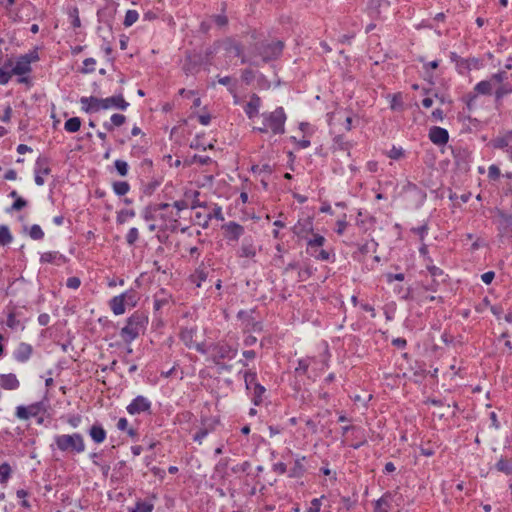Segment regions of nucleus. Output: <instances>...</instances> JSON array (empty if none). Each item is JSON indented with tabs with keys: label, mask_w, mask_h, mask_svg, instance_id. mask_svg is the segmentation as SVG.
<instances>
[{
	"label": "nucleus",
	"mask_w": 512,
	"mask_h": 512,
	"mask_svg": "<svg viewBox=\"0 0 512 512\" xmlns=\"http://www.w3.org/2000/svg\"><path fill=\"white\" fill-rule=\"evenodd\" d=\"M0 386L5 390H16L20 386V382L13 373L0 375Z\"/></svg>",
	"instance_id": "5701e85b"
},
{
	"label": "nucleus",
	"mask_w": 512,
	"mask_h": 512,
	"mask_svg": "<svg viewBox=\"0 0 512 512\" xmlns=\"http://www.w3.org/2000/svg\"><path fill=\"white\" fill-rule=\"evenodd\" d=\"M148 316L143 311H135L126 320L125 326L120 330L122 340L130 344L140 335L144 334L148 325Z\"/></svg>",
	"instance_id": "f257e3e1"
},
{
	"label": "nucleus",
	"mask_w": 512,
	"mask_h": 512,
	"mask_svg": "<svg viewBox=\"0 0 512 512\" xmlns=\"http://www.w3.org/2000/svg\"><path fill=\"white\" fill-rule=\"evenodd\" d=\"M492 145L497 149L507 150L512 149V131L507 132L505 135L493 140Z\"/></svg>",
	"instance_id": "a878e982"
},
{
	"label": "nucleus",
	"mask_w": 512,
	"mask_h": 512,
	"mask_svg": "<svg viewBox=\"0 0 512 512\" xmlns=\"http://www.w3.org/2000/svg\"><path fill=\"white\" fill-rule=\"evenodd\" d=\"M197 334V328L196 327H185L181 329L180 332V339L184 343L186 347L189 349L194 348L196 351H198L201 354H207V349L205 347L204 343H197L195 341V337Z\"/></svg>",
	"instance_id": "1a4fd4ad"
},
{
	"label": "nucleus",
	"mask_w": 512,
	"mask_h": 512,
	"mask_svg": "<svg viewBox=\"0 0 512 512\" xmlns=\"http://www.w3.org/2000/svg\"><path fill=\"white\" fill-rule=\"evenodd\" d=\"M170 301L171 296L162 289L154 295V309L159 311L169 305Z\"/></svg>",
	"instance_id": "cd10ccee"
},
{
	"label": "nucleus",
	"mask_w": 512,
	"mask_h": 512,
	"mask_svg": "<svg viewBox=\"0 0 512 512\" xmlns=\"http://www.w3.org/2000/svg\"><path fill=\"white\" fill-rule=\"evenodd\" d=\"M66 422L72 427L77 428L82 422V417L78 414L69 415L66 418Z\"/></svg>",
	"instance_id": "bf43d9fd"
},
{
	"label": "nucleus",
	"mask_w": 512,
	"mask_h": 512,
	"mask_svg": "<svg viewBox=\"0 0 512 512\" xmlns=\"http://www.w3.org/2000/svg\"><path fill=\"white\" fill-rule=\"evenodd\" d=\"M102 110L119 109L126 110L129 103L124 99L122 94L114 95L107 98H101Z\"/></svg>",
	"instance_id": "4468645a"
},
{
	"label": "nucleus",
	"mask_w": 512,
	"mask_h": 512,
	"mask_svg": "<svg viewBox=\"0 0 512 512\" xmlns=\"http://www.w3.org/2000/svg\"><path fill=\"white\" fill-rule=\"evenodd\" d=\"M114 166L120 176L125 177L128 174L129 165L126 161L117 159L114 162Z\"/></svg>",
	"instance_id": "49530a36"
},
{
	"label": "nucleus",
	"mask_w": 512,
	"mask_h": 512,
	"mask_svg": "<svg viewBox=\"0 0 512 512\" xmlns=\"http://www.w3.org/2000/svg\"><path fill=\"white\" fill-rule=\"evenodd\" d=\"M80 104L83 111L86 113H95L99 110H102L101 98H97L94 96L90 97H81Z\"/></svg>",
	"instance_id": "6ab92c4d"
},
{
	"label": "nucleus",
	"mask_w": 512,
	"mask_h": 512,
	"mask_svg": "<svg viewBox=\"0 0 512 512\" xmlns=\"http://www.w3.org/2000/svg\"><path fill=\"white\" fill-rule=\"evenodd\" d=\"M96 60L94 58H86L83 61V73H92L95 71Z\"/></svg>",
	"instance_id": "5fc2aeb1"
},
{
	"label": "nucleus",
	"mask_w": 512,
	"mask_h": 512,
	"mask_svg": "<svg viewBox=\"0 0 512 512\" xmlns=\"http://www.w3.org/2000/svg\"><path fill=\"white\" fill-rule=\"evenodd\" d=\"M140 300L139 293L135 289H128L120 295L109 300V307L114 315H123L126 307L134 308Z\"/></svg>",
	"instance_id": "20e7f679"
},
{
	"label": "nucleus",
	"mask_w": 512,
	"mask_h": 512,
	"mask_svg": "<svg viewBox=\"0 0 512 512\" xmlns=\"http://www.w3.org/2000/svg\"><path fill=\"white\" fill-rule=\"evenodd\" d=\"M428 137L430 141L437 145L443 146L449 141V133L445 128L433 126L429 129Z\"/></svg>",
	"instance_id": "2eb2a0df"
},
{
	"label": "nucleus",
	"mask_w": 512,
	"mask_h": 512,
	"mask_svg": "<svg viewBox=\"0 0 512 512\" xmlns=\"http://www.w3.org/2000/svg\"><path fill=\"white\" fill-rule=\"evenodd\" d=\"M387 156L394 160H399L404 156V150L401 147L393 146L387 153Z\"/></svg>",
	"instance_id": "13d9d810"
},
{
	"label": "nucleus",
	"mask_w": 512,
	"mask_h": 512,
	"mask_svg": "<svg viewBox=\"0 0 512 512\" xmlns=\"http://www.w3.org/2000/svg\"><path fill=\"white\" fill-rule=\"evenodd\" d=\"M496 467L499 471L504 472L506 474L512 473V459H500Z\"/></svg>",
	"instance_id": "a18cd8bd"
},
{
	"label": "nucleus",
	"mask_w": 512,
	"mask_h": 512,
	"mask_svg": "<svg viewBox=\"0 0 512 512\" xmlns=\"http://www.w3.org/2000/svg\"><path fill=\"white\" fill-rule=\"evenodd\" d=\"M13 237L10 233L9 228L6 225L0 226V244L5 246L12 242Z\"/></svg>",
	"instance_id": "37998d69"
},
{
	"label": "nucleus",
	"mask_w": 512,
	"mask_h": 512,
	"mask_svg": "<svg viewBox=\"0 0 512 512\" xmlns=\"http://www.w3.org/2000/svg\"><path fill=\"white\" fill-rule=\"evenodd\" d=\"M272 470H273V472H275L279 475H283L288 472L287 465L283 462L274 463L272 466Z\"/></svg>",
	"instance_id": "338daca9"
},
{
	"label": "nucleus",
	"mask_w": 512,
	"mask_h": 512,
	"mask_svg": "<svg viewBox=\"0 0 512 512\" xmlns=\"http://www.w3.org/2000/svg\"><path fill=\"white\" fill-rule=\"evenodd\" d=\"M88 434L96 444L103 443L107 437L105 429L98 423H95L90 427Z\"/></svg>",
	"instance_id": "b1692460"
},
{
	"label": "nucleus",
	"mask_w": 512,
	"mask_h": 512,
	"mask_svg": "<svg viewBox=\"0 0 512 512\" xmlns=\"http://www.w3.org/2000/svg\"><path fill=\"white\" fill-rule=\"evenodd\" d=\"M284 44L282 41H272L262 44L259 48V54L263 61L268 62L277 59L283 51Z\"/></svg>",
	"instance_id": "9d476101"
},
{
	"label": "nucleus",
	"mask_w": 512,
	"mask_h": 512,
	"mask_svg": "<svg viewBox=\"0 0 512 512\" xmlns=\"http://www.w3.org/2000/svg\"><path fill=\"white\" fill-rule=\"evenodd\" d=\"M29 236L33 240H42L44 238V232L38 224H33L29 229Z\"/></svg>",
	"instance_id": "de8ad7c7"
},
{
	"label": "nucleus",
	"mask_w": 512,
	"mask_h": 512,
	"mask_svg": "<svg viewBox=\"0 0 512 512\" xmlns=\"http://www.w3.org/2000/svg\"><path fill=\"white\" fill-rule=\"evenodd\" d=\"M493 223L496 225L500 238H512V206L508 211L496 209Z\"/></svg>",
	"instance_id": "423d86ee"
},
{
	"label": "nucleus",
	"mask_w": 512,
	"mask_h": 512,
	"mask_svg": "<svg viewBox=\"0 0 512 512\" xmlns=\"http://www.w3.org/2000/svg\"><path fill=\"white\" fill-rule=\"evenodd\" d=\"M113 191L118 196L126 195L130 190V185L126 181H115L112 184Z\"/></svg>",
	"instance_id": "58836bf2"
},
{
	"label": "nucleus",
	"mask_w": 512,
	"mask_h": 512,
	"mask_svg": "<svg viewBox=\"0 0 512 512\" xmlns=\"http://www.w3.org/2000/svg\"><path fill=\"white\" fill-rule=\"evenodd\" d=\"M138 18L139 14L136 10H127L124 17L123 25L125 27H130L137 22Z\"/></svg>",
	"instance_id": "c03bdc74"
},
{
	"label": "nucleus",
	"mask_w": 512,
	"mask_h": 512,
	"mask_svg": "<svg viewBox=\"0 0 512 512\" xmlns=\"http://www.w3.org/2000/svg\"><path fill=\"white\" fill-rule=\"evenodd\" d=\"M32 71V67L29 65V60L20 55L14 60L12 67V75L18 76L17 82L20 84H30L29 74Z\"/></svg>",
	"instance_id": "6e6552de"
},
{
	"label": "nucleus",
	"mask_w": 512,
	"mask_h": 512,
	"mask_svg": "<svg viewBox=\"0 0 512 512\" xmlns=\"http://www.w3.org/2000/svg\"><path fill=\"white\" fill-rule=\"evenodd\" d=\"M12 468L11 466L5 462L0 465V483L6 484L11 477Z\"/></svg>",
	"instance_id": "79ce46f5"
},
{
	"label": "nucleus",
	"mask_w": 512,
	"mask_h": 512,
	"mask_svg": "<svg viewBox=\"0 0 512 512\" xmlns=\"http://www.w3.org/2000/svg\"><path fill=\"white\" fill-rule=\"evenodd\" d=\"M249 393L253 404L255 406H259L264 401L266 388L261 384L255 385V387H253L252 391H250Z\"/></svg>",
	"instance_id": "c756f323"
},
{
	"label": "nucleus",
	"mask_w": 512,
	"mask_h": 512,
	"mask_svg": "<svg viewBox=\"0 0 512 512\" xmlns=\"http://www.w3.org/2000/svg\"><path fill=\"white\" fill-rule=\"evenodd\" d=\"M478 94L476 92H470L467 95L464 96V101L466 103V106L469 110L473 109L476 105Z\"/></svg>",
	"instance_id": "864d4df0"
},
{
	"label": "nucleus",
	"mask_w": 512,
	"mask_h": 512,
	"mask_svg": "<svg viewBox=\"0 0 512 512\" xmlns=\"http://www.w3.org/2000/svg\"><path fill=\"white\" fill-rule=\"evenodd\" d=\"M312 232H313V225H312L311 221H307L306 224H301L300 222H298L293 227V233L301 238H307V234L312 233Z\"/></svg>",
	"instance_id": "2f4dec72"
},
{
	"label": "nucleus",
	"mask_w": 512,
	"mask_h": 512,
	"mask_svg": "<svg viewBox=\"0 0 512 512\" xmlns=\"http://www.w3.org/2000/svg\"><path fill=\"white\" fill-rule=\"evenodd\" d=\"M54 445L64 453L80 454L86 449L84 437L80 433L56 435Z\"/></svg>",
	"instance_id": "7ed1b4c3"
},
{
	"label": "nucleus",
	"mask_w": 512,
	"mask_h": 512,
	"mask_svg": "<svg viewBox=\"0 0 512 512\" xmlns=\"http://www.w3.org/2000/svg\"><path fill=\"white\" fill-rule=\"evenodd\" d=\"M212 19L218 27H224L228 23V18L225 15H214Z\"/></svg>",
	"instance_id": "774afa93"
},
{
	"label": "nucleus",
	"mask_w": 512,
	"mask_h": 512,
	"mask_svg": "<svg viewBox=\"0 0 512 512\" xmlns=\"http://www.w3.org/2000/svg\"><path fill=\"white\" fill-rule=\"evenodd\" d=\"M351 146V143L346 141L342 135H337L333 139L332 148L335 151H349Z\"/></svg>",
	"instance_id": "e433bc0d"
},
{
	"label": "nucleus",
	"mask_w": 512,
	"mask_h": 512,
	"mask_svg": "<svg viewBox=\"0 0 512 512\" xmlns=\"http://www.w3.org/2000/svg\"><path fill=\"white\" fill-rule=\"evenodd\" d=\"M135 216V212L133 210H122L119 212L117 216V222L119 224L124 223L128 218H132Z\"/></svg>",
	"instance_id": "052dcab7"
},
{
	"label": "nucleus",
	"mask_w": 512,
	"mask_h": 512,
	"mask_svg": "<svg viewBox=\"0 0 512 512\" xmlns=\"http://www.w3.org/2000/svg\"><path fill=\"white\" fill-rule=\"evenodd\" d=\"M151 406L152 403L148 398L139 395L131 401V403L126 407V410L130 415H137L145 412L150 414Z\"/></svg>",
	"instance_id": "9b49d317"
},
{
	"label": "nucleus",
	"mask_w": 512,
	"mask_h": 512,
	"mask_svg": "<svg viewBox=\"0 0 512 512\" xmlns=\"http://www.w3.org/2000/svg\"><path fill=\"white\" fill-rule=\"evenodd\" d=\"M306 456H297L294 460L293 466L288 471V476L290 478H302L306 473Z\"/></svg>",
	"instance_id": "4be33fe9"
},
{
	"label": "nucleus",
	"mask_w": 512,
	"mask_h": 512,
	"mask_svg": "<svg viewBox=\"0 0 512 512\" xmlns=\"http://www.w3.org/2000/svg\"><path fill=\"white\" fill-rule=\"evenodd\" d=\"M313 358L301 359L298 362V366L295 368L296 373L305 374L312 362Z\"/></svg>",
	"instance_id": "603ef678"
},
{
	"label": "nucleus",
	"mask_w": 512,
	"mask_h": 512,
	"mask_svg": "<svg viewBox=\"0 0 512 512\" xmlns=\"http://www.w3.org/2000/svg\"><path fill=\"white\" fill-rule=\"evenodd\" d=\"M40 262L61 266L67 262V258L58 251H47L41 254Z\"/></svg>",
	"instance_id": "412c9836"
},
{
	"label": "nucleus",
	"mask_w": 512,
	"mask_h": 512,
	"mask_svg": "<svg viewBox=\"0 0 512 512\" xmlns=\"http://www.w3.org/2000/svg\"><path fill=\"white\" fill-rule=\"evenodd\" d=\"M262 126L254 127L255 131L260 133L271 132L273 135H282L285 133V123L287 115L283 107H277L274 111L262 113Z\"/></svg>",
	"instance_id": "f03ea898"
},
{
	"label": "nucleus",
	"mask_w": 512,
	"mask_h": 512,
	"mask_svg": "<svg viewBox=\"0 0 512 512\" xmlns=\"http://www.w3.org/2000/svg\"><path fill=\"white\" fill-rule=\"evenodd\" d=\"M413 233L419 236L420 240L423 241L425 236L428 233V227L427 225H421L415 228H412L411 230Z\"/></svg>",
	"instance_id": "e2e57ef3"
},
{
	"label": "nucleus",
	"mask_w": 512,
	"mask_h": 512,
	"mask_svg": "<svg viewBox=\"0 0 512 512\" xmlns=\"http://www.w3.org/2000/svg\"><path fill=\"white\" fill-rule=\"evenodd\" d=\"M111 122H105L104 128L108 131H112L114 127H120L126 122V117L123 114H113L110 118Z\"/></svg>",
	"instance_id": "f704fd0d"
},
{
	"label": "nucleus",
	"mask_w": 512,
	"mask_h": 512,
	"mask_svg": "<svg viewBox=\"0 0 512 512\" xmlns=\"http://www.w3.org/2000/svg\"><path fill=\"white\" fill-rule=\"evenodd\" d=\"M224 49L232 54L234 57H242V63H245V59L243 57V49L240 43L232 40L227 39L223 42Z\"/></svg>",
	"instance_id": "393cba45"
},
{
	"label": "nucleus",
	"mask_w": 512,
	"mask_h": 512,
	"mask_svg": "<svg viewBox=\"0 0 512 512\" xmlns=\"http://www.w3.org/2000/svg\"><path fill=\"white\" fill-rule=\"evenodd\" d=\"M33 354L32 345L20 342L13 351V358L19 363H26Z\"/></svg>",
	"instance_id": "a211bd4d"
},
{
	"label": "nucleus",
	"mask_w": 512,
	"mask_h": 512,
	"mask_svg": "<svg viewBox=\"0 0 512 512\" xmlns=\"http://www.w3.org/2000/svg\"><path fill=\"white\" fill-rule=\"evenodd\" d=\"M50 172L51 168L49 159L47 157H38L34 167L35 183L38 186L44 185V176L49 175Z\"/></svg>",
	"instance_id": "f8f14e48"
},
{
	"label": "nucleus",
	"mask_w": 512,
	"mask_h": 512,
	"mask_svg": "<svg viewBox=\"0 0 512 512\" xmlns=\"http://www.w3.org/2000/svg\"><path fill=\"white\" fill-rule=\"evenodd\" d=\"M153 509V503L149 501L139 500L135 503V506L131 508L130 512H152Z\"/></svg>",
	"instance_id": "ea45409f"
},
{
	"label": "nucleus",
	"mask_w": 512,
	"mask_h": 512,
	"mask_svg": "<svg viewBox=\"0 0 512 512\" xmlns=\"http://www.w3.org/2000/svg\"><path fill=\"white\" fill-rule=\"evenodd\" d=\"M22 57H25V58H26V60H29V65H30V66H31V64H32L33 62H37V61L40 59L39 54H38V51H37V49H36V48H35V49H33V50H31V51H29V52H28V53H26V54H23V55H22Z\"/></svg>",
	"instance_id": "0e129e2a"
},
{
	"label": "nucleus",
	"mask_w": 512,
	"mask_h": 512,
	"mask_svg": "<svg viewBox=\"0 0 512 512\" xmlns=\"http://www.w3.org/2000/svg\"><path fill=\"white\" fill-rule=\"evenodd\" d=\"M326 242L324 236L313 233L312 237L307 239V247L306 252L316 260L320 261H329L331 258V253L325 249H322Z\"/></svg>",
	"instance_id": "0eeeda50"
},
{
	"label": "nucleus",
	"mask_w": 512,
	"mask_h": 512,
	"mask_svg": "<svg viewBox=\"0 0 512 512\" xmlns=\"http://www.w3.org/2000/svg\"><path fill=\"white\" fill-rule=\"evenodd\" d=\"M70 17L72 18L71 24L74 28H79L81 26V21L79 18V11L77 8H74L70 12Z\"/></svg>",
	"instance_id": "69168bd1"
},
{
	"label": "nucleus",
	"mask_w": 512,
	"mask_h": 512,
	"mask_svg": "<svg viewBox=\"0 0 512 512\" xmlns=\"http://www.w3.org/2000/svg\"><path fill=\"white\" fill-rule=\"evenodd\" d=\"M222 230L228 242H237L245 232L244 227L235 221H229L222 225Z\"/></svg>",
	"instance_id": "ddd939ff"
},
{
	"label": "nucleus",
	"mask_w": 512,
	"mask_h": 512,
	"mask_svg": "<svg viewBox=\"0 0 512 512\" xmlns=\"http://www.w3.org/2000/svg\"><path fill=\"white\" fill-rule=\"evenodd\" d=\"M218 83L221 85L228 86V91L233 95L234 97V103L238 104L239 99L236 93V84L232 82V78L229 76L224 77H218Z\"/></svg>",
	"instance_id": "c9c22d12"
},
{
	"label": "nucleus",
	"mask_w": 512,
	"mask_h": 512,
	"mask_svg": "<svg viewBox=\"0 0 512 512\" xmlns=\"http://www.w3.org/2000/svg\"><path fill=\"white\" fill-rule=\"evenodd\" d=\"M256 254L257 248L252 237L244 238L236 252V255L240 258L252 259L256 256Z\"/></svg>",
	"instance_id": "dca6fc26"
},
{
	"label": "nucleus",
	"mask_w": 512,
	"mask_h": 512,
	"mask_svg": "<svg viewBox=\"0 0 512 512\" xmlns=\"http://www.w3.org/2000/svg\"><path fill=\"white\" fill-rule=\"evenodd\" d=\"M81 127V120L79 117H72L69 118L65 124L64 128L69 133H75L77 132Z\"/></svg>",
	"instance_id": "a19ab883"
},
{
	"label": "nucleus",
	"mask_w": 512,
	"mask_h": 512,
	"mask_svg": "<svg viewBox=\"0 0 512 512\" xmlns=\"http://www.w3.org/2000/svg\"><path fill=\"white\" fill-rule=\"evenodd\" d=\"M428 272L431 275V277L434 279V282L438 281L439 278L441 279V281H444L445 274L441 268H439L437 266H429Z\"/></svg>",
	"instance_id": "8fccbe9b"
},
{
	"label": "nucleus",
	"mask_w": 512,
	"mask_h": 512,
	"mask_svg": "<svg viewBox=\"0 0 512 512\" xmlns=\"http://www.w3.org/2000/svg\"><path fill=\"white\" fill-rule=\"evenodd\" d=\"M489 80L492 81L494 86L505 84V81L507 80V74L505 71H499L497 73L492 74Z\"/></svg>",
	"instance_id": "09e8293b"
},
{
	"label": "nucleus",
	"mask_w": 512,
	"mask_h": 512,
	"mask_svg": "<svg viewBox=\"0 0 512 512\" xmlns=\"http://www.w3.org/2000/svg\"><path fill=\"white\" fill-rule=\"evenodd\" d=\"M494 85L489 79L482 80L474 86V92L478 95L490 96L493 93Z\"/></svg>",
	"instance_id": "c85d7f7f"
},
{
	"label": "nucleus",
	"mask_w": 512,
	"mask_h": 512,
	"mask_svg": "<svg viewBox=\"0 0 512 512\" xmlns=\"http://www.w3.org/2000/svg\"><path fill=\"white\" fill-rule=\"evenodd\" d=\"M41 403H33L28 406H18L16 408V417L21 420H28L31 417H36L41 412Z\"/></svg>",
	"instance_id": "f3484780"
},
{
	"label": "nucleus",
	"mask_w": 512,
	"mask_h": 512,
	"mask_svg": "<svg viewBox=\"0 0 512 512\" xmlns=\"http://www.w3.org/2000/svg\"><path fill=\"white\" fill-rule=\"evenodd\" d=\"M243 378L245 382V387L248 392L252 391L255 385H259L257 382V374L255 371L247 370L243 372Z\"/></svg>",
	"instance_id": "473e14b6"
},
{
	"label": "nucleus",
	"mask_w": 512,
	"mask_h": 512,
	"mask_svg": "<svg viewBox=\"0 0 512 512\" xmlns=\"http://www.w3.org/2000/svg\"><path fill=\"white\" fill-rule=\"evenodd\" d=\"M207 349V353L210 355V359L216 365H219L223 360H232L236 357L238 349L237 347L230 345L225 341H219L211 344Z\"/></svg>",
	"instance_id": "39448f33"
},
{
	"label": "nucleus",
	"mask_w": 512,
	"mask_h": 512,
	"mask_svg": "<svg viewBox=\"0 0 512 512\" xmlns=\"http://www.w3.org/2000/svg\"><path fill=\"white\" fill-rule=\"evenodd\" d=\"M6 325L12 330H21L23 331L25 329V324L18 319L15 312L10 311L7 315L6 319Z\"/></svg>",
	"instance_id": "7c9ffc66"
},
{
	"label": "nucleus",
	"mask_w": 512,
	"mask_h": 512,
	"mask_svg": "<svg viewBox=\"0 0 512 512\" xmlns=\"http://www.w3.org/2000/svg\"><path fill=\"white\" fill-rule=\"evenodd\" d=\"M212 218H216L217 220H223V213L222 208L219 206L214 207L213 211L207 215L204 216L203 222H197L199 225H201L203 228H207L209 225V222Z\"/></svg>",
	"instance_id": "72a5a7b5"
},
{
	"label": "nucleus",
	"mask_w": 512,
	"mask_h": 512,
	"mask_svg": "<svg viewBox=\"0 0 512 512\" xmlns=\"http://www.w3.org/2000/svg\"><path fill=\"white\" fill-rule=\"evenodd\" d=\"M336 226H337V228H336V230H335V231H336V233H337L338 235H342V234L345 232V230H346V228H347V226H348V222L346 221V215H345V214L343 215V218H342V219H339V220L336 222Z\"/></svg>",
	"instance_id": "680f3d73"
},
{
	"label": "nucleus",
	"mask_w": 512,
	"mask_h": 512,
	"mask_svg": "<svg viewBox=\"0 0 512 512\" xmlns=\"http://www.w3.org/2000/svg\"><path fill=\"white\" fill-rule=\"evenodd\" d=\"M139 238V231L137 228L132 227L126 235V242L129 245H134Z\"/></svg>",
	"instance_id": "6e6d98bb"
},
{
	"label": "nucleus",
	"mask_w": 512,
	"mask_h": 512,
	"mask_svg": "<svg viewBox=\"0 0 512 512\" xmlns=\"http://www.w3.org/2000/svg\"><path fill=\"white\" fill-rule=\"evenodd\" d=\"M325 496L322 495L320 498H314L310 502V507L306 510V512H320L321 505H322V499H324Z\"/></svg>",
	"instance_id": "4d7b16f0"
},
{
	"label": "nucleus",
	"mask_w": 512,
	"mask_h": 512,
	"mask_svg": "<svg viewBox=\"0 0 512 512\" xmlns=\"http://www.w3.org/2000/svg\"><path fill=\"white\" fill-rule=\"evenodd\" d=\"M208 273L204 267H199L195 270V272L191 275V280L193 283L200 287L202 282L207 279Z\"/></svg>",
	"instance_id": "4c0bfd02"
},
{
	"label": "nucleus",
	"mask_w": 512,
	"mask_h": 512,
	"mask_svg": "<svg viewBox=\"0 0 512 512\" xmlns=\"http://www.w3.org/2000/svg\"><path fill=\"white\" fill-rule=\"evenodd\" d=\"M261 104V98L257 94L253 93L244 107V112L249 119H254L258 116Z\"/></svg>",
	"instance_id": "aec40b11"
},
{
	"label": "nucleus",
	"mask_w": 512,
	"mask_h": 512,
	"mask_svg": "<svg viewBox=\"0 0 512 512\" xmlns=\"http://www.w3.org/2000/svg\"><path fill=\"white\" fill-rule=\"evenodd\" d=\"M512 93V85L508 82L498 85L494 91L495 104H501L502 99Z\"/></svg>",
	"instance_id": "bb28decb"
},
{
	"label": "nucleus",
	"mask_w": 512,
	"mask_h": 512,
	"mask_svg": "<svg viewBox=\"0 0 512 512\" xmlns=\"http://www.w3.org/2000/svg\"><path fill=\"white\" fill-rule=\"evenodd\" d=\"M389 5L390 2L388 0H370L369 9L374 10V12L379 16V8L382 6L388 7Z\"/></svg>",
	"instance_id": "3c124183"
}]
</instances>
